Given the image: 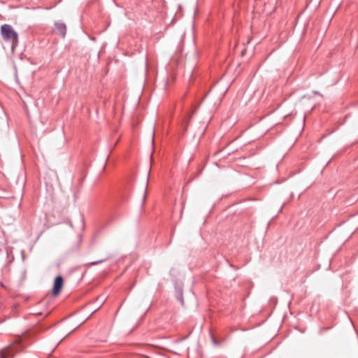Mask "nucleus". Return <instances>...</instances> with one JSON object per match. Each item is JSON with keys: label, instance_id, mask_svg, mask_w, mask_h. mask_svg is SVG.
Instances as JSON below:
<instances>
[{"label": "nucleus", "instance_id": "1", "mask_svg": "<svg viewBox=\"0 0 358 358\" xmlns=\"http://www.w3.org/2000/svg\"><path fill=\"white\" fill-rule=\"evenodd\" d=\"M26 337L17 338L15 342L0 351V358H13L15 354L22 351L28 345L25 344Z\"/></svg>", "mask_w": 358, "mask_h": 358}, {"label": "nucleus", "instance_id": "2", "mask_svg": "<svg viewBox=\"0 0 358 358\" xmlns=\"http://www.w3.org/2000/svg\"><path fill=\"white\" fill-rule=\"evenodd\" d=\"M0 32L3 41L10 43L12 50H14L18 45V34L14 30L11 25L8 24H4L1 26Z\"/></svg>", "mask_w": 358, "mask_h": 358}, {"label": "nucleus", "instance_id": "3", "mask_svg": "<svg viewBox=\"0 0 358 358\" xmlns=\"http://www.w3.org/2000/svg\"><path fill=\"white\" fill-rule=\"evenodd\" d=\"M63 285H64V280H63L62 276L57 275L55 278L53 288H52V294L54 296H57L60 293V292L63 287Z\"/></svg>", "mask_w": 358, "mask_h": 358}, {"label": "nucleus", "instance_id": "4", "mask_svg": "<svg viewBox=\"0 0 358 358\" xmlns=\"http://www.w3.org/2000/svg\"><path fill=\"white\" fill-rule=\"evenodd\" d=\"M55 27L56 33L59 34L62 38H64L66 34V26L64 22H55Z\"/></svg>", "mask_w": 358, "mask_h": 358}, {"label": "nucleus", "instance_id": "5", "mask_svg": "<svg viewBox=\"0 0 358 358\" xmlns=\"http://www.w3.org/2000/svg\"><path fill=\"white\" fill-rule=\"evenodd\" d=\"M176 291L178 293V299L180 301L181 304L183 305L184 301H183V296L182 293V289L180 288H176Z\"/></svg>", "mask_w": 358, "mask_h": 358}, {"label": "nucleus", "instance_id": "6", "mask_svg": "<svg viewBox=\"0 0 358 358\" xmlns=\"http://www.w3.org/2000/svg\"><path fill=\"white\" fill-rule=\"evenodd\" d=\"M106 259H100V260H98V261L89 262V263H87V265H90V266H94V265H96V264H101V263H102V262H106Z\"/></svg>", "mask_w": 358, "mask_h": 358}, {"label": "nucleus", "instance_id": "7", "mask_svg": "<svg viewBox=\"0 0 358 358\" xmlns=\"http://www.w3.org/2000/svg\"><path fill=\"white\" fill-rule=\"evenodd\" d=\"M80 222L82 223V226H83V227H84L85 224H84V217H83V215L80 214Z\"/></svg>", "mask_w": 358, "mask_h": 358}, {"label": "nucleus", "instance_id": "8", "mask_svg": "<svg viewBox=\"0 0 358 358\" xmlns=\"http://www.w3.org/2000/svg\"><path fill=\"white\" fill-rule=\"evenodd\" d=\"M101 300V301H103L104 300V297L103 296H99L97 297V300Z\"/></svg>", "mask_w": 358, "mask_h": 358}, {"label": "nucleus", "instance_id": "9", "mask_svg": "<svg viewBox=\"0 0 358 358\" xmlns=\"http://www.w3.org/2000/svg\"><path fill=\"white\" fill-rule=\"evenodd\" d=\"M212 341L214 344H217V341L213 337L212 338Z\"/></svg>", "mask_w": 358, "mask_h": 358}, {"label": "nucleus", "instance_id": "10", "mask_svg": "<svg viewBox=\"0 0 358 358\" xmlns=\"http://www.w3.org/2000/svg\"><path fill=\"white\" fill-rule=\"evenodd\" d=\"M152 143L154 142V133L152 134Z\"/></svg>", "mask_w": 358, "mask_h": 358}, {"label": "nucleus", "instance_id": "11", "mask_svg": "<svg viewBox=\"0 0 358 358\" xmlns=\"http://www.w3.org/2000/svg\"><path fill=\"white\" fill-rule=\"evenodd\" d=\"M145 193H144V195H143V202L145 201Z\"/></svg>", "mask_w": 358, "mask_h": 358}, {"label": "nucleus", "instance_id": "12", "mask_svg": "<svg viewBox=\"0 0 358 358\" xmlns=\"http://www.w3.org/2000/svg\"><path fill=\"white\" fill-rule=\"evenodd\" d=\"M314 93L316 94H320V93L318 92H315Z\"/></svg>", "mask_w": 358, "mask_h": 358}]
</instances>
